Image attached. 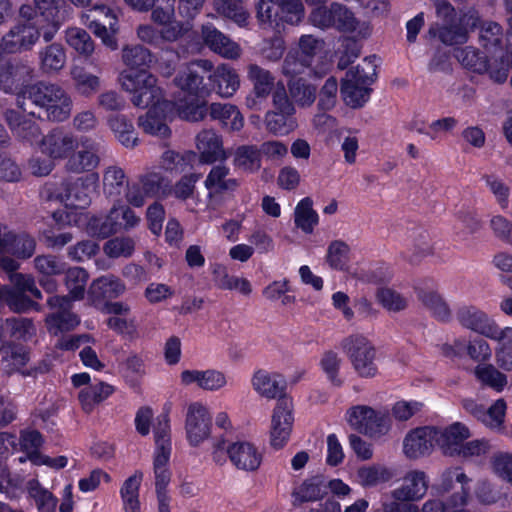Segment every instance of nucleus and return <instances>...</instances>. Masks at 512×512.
<instances>
[{
	"label": "nucleus",
	"instance_id": "1",
	"mask_svg": "<svg viewBox=\"0 0 512 512\" xmlns=\"http://www.w3.org/2000/svg\"><path fill=\"white\" fill-rule=\"evenodd\" d=\"M17 107L30 116H36L33 108L46 113L50 121L63 122L72 112L73 102L70 95L58 84L38 81L18 92Z\"/></svg>",
	"mask_w": 512,
	"mask_h": 512
},
{
	"label": "nucleus",
	"instance_id": "2",
	"mask_svg": "<svg viewBox=\"0 0 512 512\" xmlns=\"http://www.w3.org/2000/svg\"><path fill=\"white\" fill-rule=\"evenodd\" d=\"M119 81L123 90L133 94L131 102L136 107L171 106V101L163 100L162 90L157 85L156 77L152 74L140 73L133 75L122 72Z\"/></svg>",
	"mask_w": 512,
	"mask_h": 512
},
{
	"label": "nucleus",
	"instance_id": "3",
	"mask_svg": "<svg viewBox=\"0 0 512 512\" xmlns=\"http://www.w3.org/2000/svg\"><path fill=\"white\" fill-rule=\"evenodd\" d=\"M344 353L350 360L356 373L362 378L376 376V349L365 336L353 334L344 338L341 342Z\"/></svg>",
	"mask_w": 512,
	"mask_h": 512
},
{
	"label": "nucleus",
	"instance_id": "4",
	"mask_svg": "<svg viewBox=\"0 0 512 512\" xmlns=\"http://www.w3.org/2000/svg\"><path fill=\"white\" fill-rule=\"evenodd\" d=\"M348 422L356 431L371 437L386 434L391 426L388 413L368 406H355L348 413Z\"/></svg>",
	"mask_w": 512,
	"mask_h": 512
},
{
	"label": "nucleus",
	"instance_id": "5",
	"mask_svg": "<svg viewBox=\"0 0 512 512\" xmlns=\"http://www.w3.org/2000/svg\"><path fill=\"white\" fill-rule=\"evenodd\" d=\"M78 147L77 136L61 127L51 129L39 142L40 152L53 161L68 160Z\"/></svg>",
	"mask_w": 512,
	"mask_h": 512
},
{
	"label": "nucleus",
	"instance_id": "6",
	"mask_svg": "<svg viewBox=\"0 0 512 512\" xmlns=\"http://www.w3.org/2000/svg\"><path fill=\"white\" fill-rule=\"evenodd\" d=\"M35 76V69L31 62L23 59H12L0 64V87L5 93L18 92L30 83Z\"/></svg>",
	"mask_w": 512,
	"mask_h": 512
},
{
	"label": "nucleus",
	"instance_id": "7",
	"mask_svg": "<svg viewBox=\"0 0 512 512\" xmlns=\"http://www.w3.org/2000/svg\"><path fill=\"white\" fill-rule=\"evenodd\" d=\"M367 75L357 77V71H347L342 79L341 94L345 103L352 108L362 107L369 99L371 88L368 86L374 82V68L371 62H367Z\"/></svg>",
	"mask_w": 512,
	"mask_h": 512
},
{
	"label": "nucleus",
	"instance_id": "8",
	"mask_svg": "<svg viewBox=\"0 0 512 512\" xmlns=\"http://www.w3.org/2000/svg\"><path fill=\"white\" fill-rule=\"evenodd\" d=\"M81 149L71 154L65 164L67 171L80 174L94 171L100 164L104 146L100 141L90 137H82L79 141Z\"/></svg>",
	"mask_w": 512,
	"mask_h": 512
},
{
	"label": "nucleus",
	"instance_id": "9",
	"mask_svg": "<svg viewBox=\"0 0 512 512\" xmlns=\"http://www.w3.org/2000/svg\"><path fill=\"white\" fill-rule=\"evenodd\" d=\"M293 404L290 398L279 399L273 410L270 444L274 449L283 448L288 442L294 423Z\"/></svg>",
	"mask_w": 512,
	"mask_h": 512
},
{
	"label": "nucleus",
	"instance_id": "10",
	"mask_svg": "<svg viewBox=\"0 0 512 512\" xmlns=\"http://www.w3.org/2000/svg\"><path fill=\"white\" fill-rule=\"evenodd\" d=\"M47 304L56 312L46 317V325L50 333L57 335L61 332H67L76 328L79 323V317L71 311L72 300L69 296L54 295L48 298Z\"/></svg>",
	"mask_w": 512,
	"mask_h": 512
},
{
	"label": "nucleus",
	"instance_id": "11",
	"mask_svg": "<svg viewBox=\"0 0 512 512\" xmlns=\"http://www.w3.org/2000/svg\"><path fill=\"white\" fill-rule=\"evenodd\" d=\"M212 421L207 408L198 402L189 405L186 415V433L189 443L198 446L210 435Z\"/></svg>",
	"mask_w": 512,
	"mask_h": 512
},
{
	"label": "nucleus",
	"instance_id": "12",
	"mask_svg": "<svg viewBox=\"0 0 512 512\" xmlns=\"http://www.w3.org/2000/svg\"><path fill=\"white\" fill-rule=\"evenodd\" d=\"M40 38V27L17 23L3 37L1 47L6 53L29 51Z\"/></svg>",
	"mask_w": 512,
	"mask_h": 512
},
{
	"label": "nucleus",
	"instance_id": "13",
	"mask_svg": "<svg viewBox=\"0 0 512 512\" xmlns=\"http://www.w3.org/2000/svg\"><path fill=\"white\" fill-rule=\"evenodd\" d=\"M3 117L17 139L39 147V142L44 135H42L41 128L35 121L15 109H6L3 112Z\"/></svg>",
	"mask_w": 512,
	"mask_h": 512
},
{
	"label": "nucleus",
	"instance_id": "14",
	"mask_svg": "<svg viewBox=\"0 0 512 512\" xmlns=\"http://www.w3.org/2000/svg\"><path fill=\"white\" fill-rule=\"evenodd\" d=\"M23 274H12L11 285L0 287V302L5 304L12 312L25 313L31 309H37L38 304L27 295L26 290L19 285V279Z\"/></svg>",
	"mask_w": 512,
	"mask_h": 512
},
{
	"label": "nucleus",
	"instance_id": "15",
	"mask_svg": "<svg viewBox=\"0 0 512 512\" xmlns=\"http://www.w3.org/2000/svg\"><path fill=\"white\" fill-rule=\"evenodd\" d=\"M437 439V428L419 427L409 432L403 442L405 455L417 459L431 453Z\"/></svg>",
	"mask_w": 512,
	"mask_h": 512
},
{
	"label": "nucleus",
	"instance_id": "16",
	"mask_svg": "<svg viewBox=\"0 0 512 512\" xmlns=\"http://www.w3.org/2000/svg\"><path fill=\"white\" fill-rule=\"evenodd\" d=\"M1 364L3 366L4 373L8 376L15 372H20L23 376H31L36 373L46 372V368L37 367L31 370H22L24 366L29 362L30 355L29 351L22 345L15 343H7L1 349Z\"/></svg>",
	"mask_w": 512,
	"mask_h": 512
},
{
	"label": "nucleus",
	"instance_id": "17",
	"mask_svg": "<svg viewBox=\"0 0 512 512\" xmlns=\"http://www.w3.org/2000/svg\"><path fill=\"white\" fill-rule=\"evenodd\" d=\"M101 12L107 18L106 23H101L98 19H92L88 28L95 36L101 39L102 43L111 50L118 49L117 34L119 32L118 21L113 11L106 5H96L90 12Z\"/></svg>",
	"mask_w": 512,
	"mask_h": 512
},
{
	"label": "nucleus",
	"instance_id": "18",
	"mask_svg": "<svg viewBox=\"0 0 512 512\" xmlns=\"http://www.w3.org/2000/svg\"><path fill=\"white\" fill-rule=\"evenodd\" d=\"M429 480L424 471L412 470L406 473L403 484L391 491V496L398 500L418 501L428 490Z\"/></svg>",
	"mask_w": 512,
	"mask_h": 512
},
{
	"label": "nucleus",
	"instance_id": "19",
	"mask_svg": "<svg viewBox=\"0 0 512 512\" xmlns=\"http://www.w3.org/2000/svg\"><path fill=\"white\" fill-rule=\"evenodd\" d=\"M196 147L199 151V160L201 163L212 164L218 160H226V154L223 141L212 129H205L198 133L196 137Z\"/></svg>",
	"mask_w": 512,
	"mask_h": 512
},
{
	"label": "nucleus",
	"instance_id": "20",
	"mask_svg": "<svg viewBox=\"0 0 512 512\" xmlns=\"http://www.w3.org/2000/svg\"><path fill=\"white\" fill-rule=\"evenodd\" d=\"M247 74L253 84L254 93V97L247 98V106L250 109H256L260 101L266 99L272 92L275 78L270 71L257 64H250Z\"/></svg>",
	"mask_w": 512,
	"mask_h": 512
},
{
	"label": "nucleus",
	"instance_id": "21",
	"mask_svg": "<svg viewBox=\"0 0 512 512\" xmlns=\"http://www.w3.org/2000/svg\"><path fill=\"white\" fill-rule=\"evenodd\" d=\"M227 454L234 466L243 471H256L262 462V455L249 442H236L227 447Z\"/></svg>",
	"mask_w": 512,
	"mask_h": 512
},
{
	"label": "nucleus",
	"instance_id": "22",
	"mask_svg": "<svg viewBox=\"0 0 512 512\" xmlns=\"http://www.w3.org/2000/svg\"><path fill=\"white\" fill-rule=\"evenodd\" d=\"M239 185L236 178L230 177V169L224 164L213 166L204 181L210 198L233 193Z\"/></svg>",
	"mask_w": 512,
	"mask_h": 512
},
{
	"label": "nucleus",
	"instance_id": "23",
	"mask_svg": "<svg viewBox=\"0 0 512 512\" xmlns=\"http://www.w3.org/2000/svg\"><path fill=\"white\" fill-rule=\"evenodd\" d=\"M471 436L467 426L460 422H455L444 429L437 428L436 443L448 456L459 454L463 442Z\"/></svg>",
	"mask_w": 512,
	"mask_h": 512
},
{
	"label": "nucleus",
	"instance_id": "24",
	"mask_svg": "<svg viewBox=\"0 0 512 512\" xmlns=\"http://www.w3.org/2000/svg\"><path fill=\"white\" fill-rule=\"evenodd\" d=\"M202 38L207 47L222 57L228 59L240 57L241 49L239 45L214 26H203Z\"/></svg>",
	"mask_w": 512,
	"mask_h": 512
},
{
	"label": "nucleus",
	"instance_id": "25",
	"mask_svg": "<svg viewBox=\"0 0 512 512\" xmlns=\"http://www.w3.org/2000/svg\"><path fill=\"white\" fill-rule=\"evenodd\" d=\"M254 390L266 399L288 398L286 395V381L278 374H270L259 370L252 377Z\"/></svg>",
	"mask_w": 512,
	"mask_h": 512
},
{
	"label": "nucleus",
	"instance_id": "26",
	"mask_svg": "<svg viewBox=\"0 0 512 512\" xmlns=\"http://www.w3.org/2000/svg\"><path fill=\"white\" fill-rule=\"evenodd\" d=\"M458 323L473 332L487 337L494 321L480 308L473 305H463L456 311Z\"/></svg>",
	"mask_w": 512,
	"mask_h": 512
},
{
	"label": "nucleus",
	"instance_id": "27",
	"mask_svg": "<svg viewBox=\"0 0 512 512\" xmlns=\"http://www.w3.org/2000/svg\"><path fill=\"white\" fill-rule=\"evenodd\" d=\"M0 330L5 344L14 343V340L27 341L36 331L32 320L22 317L1 319Z\"/></svg>",
	"mask_w": 512,
	"mask_h": 512
},
{
	"label": "nucleus",
	"instance_id": "28",
	"mask_svg": "<svg viewBox=\"0 0 512 512\" xmlns=\"http://www.w3.org/2000/svg\"><path fill=\"white\" fill-rule=\"evenodd\" d=\"M166 110H170V107H164L162 105H156L151 107L148 112L138 118V125L147 134L166 139L171 135V130L165 122V117L160 116Z\"/></svg>",
	"mask_w": 512,
	"mask_h": 512
},
{
	"label": "nucleus",
	"instance_id": "29",
	"mask_svg": "<svg viewBox=\"0 0 512 512\" xmlns=\"http://www.w3.org/2000/svg\"><path fill=\"white\" fill-rule=\"evenodd\" d=\"M287 89L292 101L301 108L311 107L317 98L318 86L304 77L289 79Z\"/></svg>",
	"mask_w": 512,
	"mask_h": 512
},
{
	"label": "nucleus",
	"instance_id": "30",
	"mask_svg": "<svg viewBox=\"0 0 512 512\" xmlns=\"http://www.w3.org/2000/svg\"><path fill=\"white\" fill-rule=\"evenodd\" d=\"M174 108L181 119L191 122L201 121L208 112L206 102L201 97H178L171 101L170 110Z\"/></svg>",
	"mask_w": 512,
	"mask_h": 512
},
{
	"label": "nucleus",
	"instance_id": "31",
	"mask_svg": "<svg viewBox=\"0 0 512 512\" xmlns=\"http://www.w3.org/2000/svg\"><path fill=\"white\" fill-rule=\"evenodd\" d=\"M181 382L184 385L196 383L204 390H218L226 385V378L216 370H184L181 373Z\"/></svg>",
	"mask_w": 512,
	"mask_h": 512
},
{
	"label": "nucleus",
	"instance_id": "32",
	"mask_svg": "<svg viewBox=\"0 0 512 512\" xmlns=\"http://www.w3.org/2000/svg\"><path fill=\"white\" fill-rule=\"evenodd\" d=\"M417 298L438 321L448 323L452 320V310L450 306L436 291L419 289L417 291Z\"/></svg>",
	"mask_w": 512,
	"mask_h": 512
},
{
	"label": "nucleus",
	"instance_id": "33",
	"mask_svg": "<svg viewBox=\"0 0 512 512\" xmlns=\"http://www.w3.org/2000/svg\"><path fill=\"white\" fill-rule=\"evenodd\" d=\"M210 80L215 84L217 93L222 97H231L240 86L239 75L230 65H219Z\"/></svg>",
	"mask_w": 512,
	"mask_h": 512
},
{
	"label": "nucleus",
	"instance_id": "34",
	"mask_svg": "<svg viewBox=\"0 0 512 512\" xmlns=\"http://www.w3.org/2000/svg\"><path fill=\"white\" fill-rule=\"evenodd\" d=\"M233 165L236 169L253 174L262 166V159L257 145H240L233 154Z\"/></svg>",
	"mask_w": 512,
	"mask_h": 512
},
{
	"label": "nucleus",
	"instance_id": "35",
	"mask_svg": "<svg viewBox=\"0 0 512 512\" xmlns=\"http://www.w3.org/2000/svg\"><path fill=\"white\" fill-rule=\"evenodd\" d=\"M87 229L92 236L102 239L121 231V223L118 221V214L114 210V207L111 208L106 216H94L90 218Z\"/></svg>",
	"mask_w": 512,
	"mask_h": 512
},
{
	"label": "nucleus",
	"instance_id": "36",
	"mask_svg": "<svg viewBox=\"0 0 512 512\" xmlns=\"http://www.w3.org/2000/svg\"><path fill=\"white\" fill-rule=\"evenodd\" d=\"M212 275L216 286L220 289H235L243 295H249L252 291L251 284L247 279L229 275L226 267L222 264L212 265Z\"/></svg>",
	"mask_w": 512,
	"mask_h": 512
},
{
	"label": "nucleus",
	"instance_id": "37",
	"mask_svg": "<svg viewBox=\"0 0 512 512\" xmlns=\"http://www.w3.org/2000/svg\"><path fill=\"white\" fill-rule=\"evenodd\" d=\"M108 125L119 142L127 147L134 148L138 143L133 123L122 114L112 115L108 118Z\"/></svg>",
	"mask_w": 512,
	"mask_h": 512
},
{
	"label": "nucleus",
	"instance_id": "38",
	"mask_svg": "<svg viewBox=\"0 0 512 512\" xmlns=\"http://www.w3.org/2000/svg\"><path fill=\"white\" fill-rule=\"evenodd\" d=\"M210 115L213 119L220 120L223 126L231 131H239L244 125L242 114L236 106L231 104H211Z\"/></svg>",
	"mask_w": 512,
	"mask_h": 512
},
{
	"label": "nucleus",
	"instance_id": "39",
	"mask_svg": "<svg viewBox=\"0 0 512 512\" xmlns=\"http://www.w3.org/2000/svg\"><path fill=\"white\" fill-rule=\"evenodd\" d=\"M326 488L323 480L319 477L305 480L292 493L294 505L320 500L326 494Z\"/></svg>",
	"mask_w": 512,
	"mask_h": 512
},
{
	"label": "nucleus",
	"instance_id": "40",
	"mask_svg": "<svg viewBox=\"0 0 512 512\" xmlns=\"http://www.w3.org/2000/svg\"><path fill=\"white\" fill-rule=\"evenodd\" d=\"M29 497L39 512H55L58 499L48 489L44 488L38 480L31 479L26 485Z\"/></svg>",
	"mask_w": 512,
	"mask_h": 512
},
{
	"label": "nucleus",
	"instance_id": "41",
	"mask_svg": "<svg viewBox=\"0 0 512 512\" xmlns=\"http://www.w3.org/2000/svg\"><path fill=\"white\" fill-rule=\"evenodd\" d=\"M491 60H488L490 78L496 83H503L507 80L509 70L512 68V45L505 51L492 53Z\"/></svg>",
	"mask_w": 512,
	"mask_h": 512
},
{
	"label": "nucleus",
	"instance_id": "42",
	"mask_svg": "<svg viewBox=\"0 0 512 512\" xmlns=\"http://www.w3.org/2000/svg\"><path fill=\"white\" fill-rule=\"evenodd\" d=\"M174 84L181 89L183 97H200L203 87V76L192 67L181 71L173 80Z\"/></svg>",
	"mask_w": 512,
	"mask_h": 512
},
{
	"label": "nucleus",
	"instance_id": "43",
	"mask_svg": "<svg viewBox=\"0 0 512 512\" xmlns=\"http://www.w3.org/2000/svg\"><path fill=\"white\" fill-rule=\"evenodd\" d=\"M123 63L130 69L145 70L153 62V55L142 45H126L122 48Z\"/></svg>",
	"mask_w": 512,
	"mask_h": 512
},
{
	"label": "nucleus",
	"instance_id": "44",
	"mask_svg": "<svg viewBox=\"0 0 512 512\" xmlns=\"http://www.w3.org/2000/svg\"><path fill=\"white\" fill-rule=\"evenodd\" d=\"M102 182L104 194L112 198H118L128 185L125 171L117 165L108 166L104 170Z\"/></svg>",
	"mask_w": 512,
	"mask_h": 512
},
{
	"label": "nucleus",
	"instance_id": "45",
	"mask_svg": "<svg viewBox=\"0 0 512 512\" xmlns=\"http://www.w3.org/2000/svg\"><path fill=\"white\" fill-rule=\"evenodd\" d=\"M64 274V284L69 291V298L73 300L83 299L89 279L88 272L82 267H66Z\"/></svg>",
	"mask_w": 512,
	"mask_h": 512
},
{
	"label": "nucleus",
	"instance_id": "46",
	"mask_svg": "<svg viewBox=\"0 0 512 512\" xmlns=\"http://www.w3.org/2000/svg\"><path fill=\"white\" fill-rule=\"evenodd\" d=\"M318 214L313 209V201L310 197L303 198L296 206L294 212L295 225L303 232L309 234L313 232L318 224Z\"/></svg>",
	"mask_w": 512,
	"mask_h": 512
},
{
	"label": "nucleus",
	"instance_id": "47",
	"mask_svg": "<svg viewBox=\"0 0 512 512\" xmlns=\"http://www.w3.org/2000/svg\"><path fill=\"white\" fill-rule=\"evenodd\" d=\"M429 34L438 36L440 41L446 45L463 44L468 39V31L461 23H446L439 28L431 27Z\"/></svg>",
	"mask_w": 512,
	"mask_h": 512
},
{
	"label": "nucleus",
	"instance_id": "48",
	"mask_svg": "<svg viewBox=\"0 0 512 512\" xmlns=\"http://www.w3.org/2000/svg\"><path fill=\"white\" fill-rule=\"evenodd\" d=\"M212 6L213 10L218 15L232 20L239 26L246 25L249 14L243 7L242 2L235 0H214Z\"/></svg>",
	"mask_w": 512,
	"mask_h": 512
},
{
	"label": "nucleus",
	"instance_id": "49",
	"mask_svg": "<svg viewBox=\"0 0 512 512\" xmlns=\"http://www.w3.org/2000/svg\"><path fill=\"white\" fill-rule=\"evenodd\" d=\"M142 481V473L136 472L127 478L121 487L120 493L126 512H139V487Z\"/></svg>",
	"mask_w": 512,
	"mask_h": 512
},
{
	"label": "nucleus",
	"instance_id": "50",
	"mask_svg": "<svg viewBox=\"0 0 512 512\" xmlns=\"http://www.w3.org/2000/svg\"><path fill=\"white\" fill-rule=\"evenodd\" d=\"M266 129L274 135H287L297 127L294 114L269 111L265 115Z\"/></svg>",
	"mask_w": 512,
	"mask_h": 512
},
{
	"label": "nucleus",
	"instance_id": "51",
	"mask_svg": "<svg viewBox=\"0 0 512 512\" xmlns=\"http://www.w3.org/2000/svg\"><path fill=\"white\" fill-rule=\"evenodd\" d=\"M479 40L482 46L490 53L504 51L503 29L496 22H487L481 27L479 33Z\"/></svg>",
	"mask_w": 512,
	"mask_h": 512
},
{
	"label": "nucleus",
	"instance_id": "52",
	"mask_svg": "<svg viewBox=\"0 0 512 512\" xmlns=\"http://www.w3.org/2000/svg\"><path fill=\"white\" fill-rule=\"evenodd\" d=\"M357 474L360 483L365 487L386 483L395 475L391 469L380 464L361 467Z\"/></svg>",
	"mask_w": 512,
	"mask_h": 512
},
{
	"label": "nucleus",
	"instance_id": "53",
	"mask_svg": "<svg viewBox=\"0 0 512 512\" xmlns=\"http://www.w3.org/2000/svg\"><path fill=\"white\" fill-rule=\"evenodd\" d=\"M96 296L116 298L124 293L125 284L116 276L109 274L96 279L91 286Z\"/></svg>",
	"mask_w": 512,
	"mask_h": 512
},
{
	"label": "nucleus",
	"instance_id": "54",
	"mask_svg": "<svg viewBox=\"0 0 512 512\" xmlns=\"http://www.w3.org/2000/svg\"><path fill=\"white\" fill-rule=\"evenodd\" d=\"M455 57L465 68L473 72L481 74L488 70L487 57L481 55L474 47L456 49Z\"/></svg>",
	"mask_w": 512,
	"mask_h": 512
},
{
	"label": "nucleus",
	"instance_id": "55",
	"mask_svg": "<svg viewBox=\"0 0 512 512\" xmlns=\"http://www.w3.org/2000/svg\"><path fill=\"white\" fill-rule=\"evenodd\" d=\"M195 159V153L192 151H184L183 153L166 150L160 159L161 167L170 172L181 173L191 165Z\"/></svg>",
	"mask_w": 512,
	"mask_h": 512
},
{
	"label": "nucleus",
	"instance_id": "56",
	"mask_svg": "<svg viewBox=\"0 0 512 512\" xmlns=\"http://www.w3.org/2000/svg\"><path fill=\"white\" fill-rule=\"evenodd\" d=\"M66 63V54L60 44L53 43L40 51V64L44 72L61 70Z\"/></svg>",
	"mask_w": 512,
	"mask_h": 512
},
{
	"label": "nucleus",
	"instance_id": "57",
	"mask_svg": "<svg viewBox=\"0 0 512 512\" xmlns=\"http://www.w3.org/2000/svg\"><path fill=\"white\" fill-rule=\"evenodd\" d=\"M410 250L412 262H418L424 257L433 255L434 246L427 231L416 230L410 235Z\"/></svg>",
	"mask_w": 512,
	"mask_h": 512
},
{
	"label": "nucleus",
	"instance_id": "58",
	"mask_svg": "<svg viewBox=\"0 0 512 512\" xmlns=\"http://www.w3.org/2000/svg\"><path fill=\"white\" fill-rule=\"evenodd\" d=\"M171 451H156L153 461L156 492H167L166 487L170 482L171 473L167 467Z\"/></svg>",
	"mask_w": 512,
	"mask_h": 512
},
{
	"label": "nucleus",
	"instance_id": "59",
	"mask_svg": "<svg viewBox=\"0 0 512 512\" xmlns=\"http://www.w3.org/2000/svg\"><path fill=\"white\" fill-rule=\"evenodd\" d=\"M471 479L463 472L461 467L446 468L440 475L439 482L433 486L438 494H445L454 488V483L461 486L468 485Z\"/></svg>",
	"mask_w": 512,
	"mask_h": 512
},
{
	"label": "nucleus",
	"instance_id": "60",
	"mask_svg": "<svg viewBox=\"0 0 512 512\" xmlns=\"http://www.w3.org/2000/svg\"><path fill=\"white\" fill-rule=\"evenodd\" d=\"M67 43L79 54L88 57L95 49L94 41L89 33L81 28H70L66 31Z\"/></svg>",
	"mask_w": 512,
	"mask_h": 512
},
{
	"label": "nucleus",
	"instance_id": "61",
	"mask_svg": "<svg viewBox=\"0 0 512 512\" xmlns=\"http://www.w3.org/2000/svg\"><path fill=\"white\" fill-rule=\"evenodd\" d=\"M43 444V438L37 430H24L20 434L21 450L27 454V458L33 463L38 464L42 457L39 448Z\"/></svg>",
	"mask_w": 512,
	"mask_h": 512
},
{
	"label": "nucleus",
	"instance_id": "62",
	"mask_svg": "<svg viewBox=\"0 0 512 512\" xmlns=\"http://www.w3.org/2000/svg\"><path fill=\"white\" fill-rule=\"evenodd\" d=\"M75 89L83 96H91L96 93L101 85L98 76L84 71L82 68H74L71 72Z\"/></svg>",
	"mask_w": 512,
	"mask_h": 512
},
{
	"label": "nucleus",
	"instance_id": "63",
	"mask_svg": "<svg viewBox=\"0 0 512 512\" xmlns=\"http://www.w3.org/2000/svg\"><path fill=\"white\" fill-rule=\"evenodd\" d=\"M277 4L280 21L295 25L303 19L305 10L301 0H277Z\"/></svg>",
	"mask_w": 512,
	"mask_h": 512
},
{
	"label": "nucleus",
	"instance_id": "64",
	"mask_svg": "<svg viewBox=\"0 0 512 512\" xmlns=\"http://www.w3.org/2000/svg\"><path fill=\"white\" fill-rule=\"evenodd\" d=\"M378 302L389 312H401L408 307V300L391 288H380L376 294Z\"/></svg>",
	"mask_w": 512,
	"mask_h": 512
}]
</instances>
